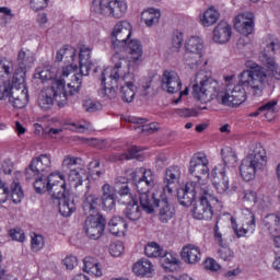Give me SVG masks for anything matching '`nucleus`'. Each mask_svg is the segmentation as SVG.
Here are the masks:
<instances>
[{
	"instance_id": "1",
	"label": "nucleus",
	"mask_w": 280,
	"mask_h": 280,
	"mask_svg": "<svg viewBox=\"0 0 280 280\" xmlns=\"http://www.w3.org/2000/svg\"><path fill=\"white\" fill-rule=\"evenodd\" d=\"M266 86L272 91L275 79L266 73L264 67L254 66L250 70L240 73L237 85H228L225 90H221L217 95V102L222 106H240L246 102V89L252 91L254 97H260Z\"/></svg>"
},
{
	"instance_id": "2",
	"label": "nucleus",
	"mask_w": 280,
	"mask_h": 280,
	"mask_svg": "<svg viewBox=\"0 0 280 280\" xmlns=\"http://www.w3.org/2000/svg\"><path fill=\"white\" fill-rule=\"evenodd\" d=\"M114 62L113 68H107L102 72V85L100 91L101 97H107L108 100H115L117 97V82L121 78V69L128 65V59L119 52H116L112 57Z\"/></svg>"
},
{
	"instance_id": "3",
	"label": "nucleus",
	"mask_w": 280,
	"mask_h": 280,
	"mask_svg": "<svg viewBox=\"0 0 280 280\" xmlns=\"http://www.w3.org/2000/svg\"><path fill=\"white\" fill-rule=\"evenodd\" d=\"M267 164L266 149L259 143L252 144L249 153L242 160L240 174L244 180H253L257 172L264 171Z\"/></svg>"
},
{
	"instance_id": "4",
	"label": "nucleus",
	"mask_w": 280,
	"mask_h": 280,
	"mask_svg": "<svg viewBox=\"0 0 280 280\" xmlns=\"http://www.w3.org/2000/svg\"><path fill=\"white\" fill-rule=\"evenodd\" d=\"M219 83L214 80L210 70H200L195 78L192 95L201 104H209L212 100H218Z\"/></svg>"
},
{
	"instance_id": "5",
	"label": "nucleus",
	"mask_w": 280,
	"mask_h": 280,
	"mask_svg": "<svg viewBox=\"0 0 280 280\" xmlns=\"http://www.w3.org/2000/svg\"><path fill=\"white\" fill-rule=\"evenodd\" d=\"M65 79H58L52 82L51 86L40 91L37 97V104L42 110H51L55 102L58 106H65L67 104V97L73 94H70L65 89Z\"/></svg>"
},
{
	"instance_id": "6",
	"label": "nucleus",
	"mask_w": 280,
	"mask_h": 280,
	"mask_svg": "<svg viewBox=\"0 0 280 280\" xmlns=\"http://www.w3.org/2000/svg\"><path fill=\"white\" fill-rule=\"evenodd\" d=\"M62 172H68V180L73 187H80L84 180H89L86 167L82 164L81 158L66 155L61 163Z\"/></svg>"
},
{
	"instance_id": "7",
	"label": "nucleus",
	"mask_w": 280,
	"mask_h": 280,
	"mask_svg": "<svg viewBox=\"0 0 280 280\" xmlns=\"http://www.w3.org/2000/svg\"><path fill=\"white\" fill-rule=\"evenodd\" d=\"M0 100H9L14 108H25L30 100L27 89L14 88L10 80L0 81Z\"/></svg>"
},
{
	"instance_id": "8",
	"label": "nucleus",
	"mask_w": 280,
	"mask_h": 280,
	"mask_svg": "<svg viewBox=\"0 0 280 280\" xmlns=\"http://www.w3.org/2000/svg\"><path fill=\"white\" fill-rule=\"evenodd\" d=\"M188 175L190 183H197V185H207L209 177V159L205 153H195L189 162Z\"/></svg>"
},
{
	"instance_id": "9",
	"label": "nucleus",
	"mask_w": 280,
	"mask_h": 280,
	"mask_svg": "<svg viewBox=\"0 0 280 280\" xmlns=\"http://www.w3.org/2000/svg\"><path fill=\"white\" fill-rule=\"evenodd\" d=\"M80 73H74V81L68 83L69 94L75 95L80 93L82 86V77L89 75L91 69H93V61H91V48L83 46L79 54Z\"/></svg>"
},
{
	"instance_id": "10",
	"label": "nucleus",
	"mask_w": 280,
	"mask_h": 280,
	"mask_svg": "<svg viewBox=\"0 0 280 280\" xmlns=\"http://www.w3.org/2000/svg\"><path fill=\"white\" fill-rule=\"evenodd\" d=\"M131 179L138 194H148V191L161 189L156 185V175L150 168L138 167L131 173Z\"/></svg>"
},
{
	"instance_id": "11",
	"label": "nucleus",
	"mask_w": 280,
	"mask_h": 280,
	"mask_svg": "<svg viewBox=\"0 0 280 280\" xmlns=\"http://www.w3.org/2000/svg\"><path fill=\"white\" fill-rule=\"evenodd\" d=\"M202 49H205V43L200 37H190L185 44L184 60L190 69H198L202 65Z\"/></svg>"
},
{
	"instance_id": "12",
	"label": "nucleus",
	"mask_w": 280,
	"mask_h": 280,
	"mask_svg": "<svg viewBox=\"0 0 280 280\" xmlns=\"http://www.w3.org/2000/svg\"><path fill=\"white\" fill-rule=\"evenodd\" d=\"M213 202H218V198L211 194V189L208 187L192 208L195 220H211L213 218V207H211Z\"/></svg>"
},
{
	"instance_id": "13",
	"label": "nucleus",
	"mask_w": 280,
	"mask_h": 280,
	"mask_svg": "<svg viewBox=\"0 0 280 280\" xmlns=\"http://www.w3.org/2000/svg\"><path fill=\"white\" fill-rule=\"evenodd\" d=\"M162 89L171 94L179 93L178 97L173 101V104H179L185 95H189V88L180 91L183 89V82L178 73L170 70H165L162 75Z\"/></svg>"
},
{
	"instance_id": "14",
	"label": "nucleus",
	"mask_w": 280,
	"mask_h": 280,
	"mask_svg": "<svg viewBox=\"0 0 280 280\" xmlns=\"http://www.w3.org/2000/svg\"><path fill=\"white\" fill-rule=\"evenodd\" d=\"M112 46L116 51H124L132 36V25L128 21L116 23L112 32Z\"/></svg>"
},
{
	"instance_id": "15",
	"label": "nucleus",
	"mask_w": 280,
	"mask_h": 280,
	"mask_svg": "<svg viewBox=\"0 0 280 280\" xmlns=\"http://www.w3.org/2000/svg\"><path fill=\"white\" fill-rule=\"evenodd\" d=\"M209 185H198L197 182H188L185 187L177 189V200L182 207H191L198 196L201 198L202 192Z\"/></svg>"
},
{
	"instance_id": "16",
	"label": "nucleus",
	"mask_w": 280,
	"mask_h": 280,
	"mask_svg": "<svg viewBox=\"0 0 280 280\" xmlns=\"http://www.w3.org/2000/svg\"><path fill=\"white\" fill-rule=\"evenodd\" d=\"M139 200L142 211L145 213H154V209L159 207L162 200H170V197L165 194V190L156 189L149 190L147 192H139Z\"/></svg>"
},
{
	"instance_id": "17",
	"label": "nucleus",
	"mask_w": 280,
	"mask_h": 280,
	"mask_svg": "<svg viewBox=\"0 0 280 280\" xmlns=\"http://www.w3.org/2000/svg\"><path fill=\"white\" fill-rule=\"evenodd\" d=\"M259 58L272 78H275V80H280V67L275 60V42L264 43Z\"/></svg>"
},
{
	"instance_id": "18",
	"label": "nucleus",
	"mask_w": 280,
	"mask_h": 280,
	"mask_svg": "<svg viewBox=\"0 0 280 280\" xmlns=\"http://www.w3.org/2000/svg\"><path fill=\"white\" fill-rule=\"evenodd\" d=\"M180 176H183V172L179 166L167 167L164 175V186L160 187V189L172 198L176 192L174 187L180 183Z\"/></svg>"
},
{
	"instance_id": "19",
	"label": "nucleus",
	"mask_w": 280,
	"mask_h": 280,
	"mask_svg": "<svg viewBox=\"0 0 280 280\" xmlns=\"http://www.w3.org/2000/svg\"><path fill=\"white\" fill-rule=\"evenodd\" d=\"M213 182L212 185L217 189L218 194H233L237 187L229 185V176H226V170L220 166H215L212 170Z\"/></svg>"
},
{
	"instance_id": "20",
	"label": "nucleus",
	"mask_w": 280,
	"mask_h": 280,
	"mask_svg": "<svg viewBox=\"0 0 280 280\" xmlns=\"http://www.w3.org/2000/svg\"><path fill=\"white\" fill-rule=\"evenodd\" d=\"M85 233L90 240H100L106 229V219L101 217H88L85 219Z\"/></svg>"
},
{
	"instance_id": "21",
	"label": "nucleus",
	"mask_w": 280,
	"mask_h": 280,
	"mask_svg": "<svg viewBox=\"0 0 280 280\" xmlns=\"http://www.w3.org/2000/svg\"><path fill=\"white\" fill-rule=\"evenodd\" d=\"M234 27L240 32V34H243L244 36L250 35L253 30H255V14L252 12L238 14L234 19Z\"/></svg>"
},
{
	"instance_id": "22",
	"label": "nucleus",
	"mask_w": 280,
	"mask_h": 280,
	"mask_svg": "<svg viewBox=\"0 0 280 280\" xmlns=\"http://www.w3.org/2000/svg\"><path fill=\"white\" fill-rule=\"evenodd\" d=\"M125 84L120 88V96L122 102L130 104L135 101V95H137V85H135V75L126 74L124 77Z\"/></svg>"
},
{
	"instance_id": "23",
	"label": "nucleus",
	"mask_w": 280,
	"mask_h": 280,
	"mask_svg": "<svg viewBox=\"0 0 280 280\" xmlns=\"http://www.w3.org/2000/svg\"><path fill=\"white\" fill-rule=\"evenodd\" d=\"M232 28L229 22H220L213 30L212 40L219 45H224L231 40Z\"/></svg>"
},
{
	"instance_id": "24",
	"label": "nucleus",
	"mask_w": 280,
	"mask_h": 280,
	"mask_svg": "<svg viewBox=\"0 0 280 280\" xmlns=\"http://www.w3.org/2000/svg\"><path fill=\"white\" fill-rule=\"evenodd\" d=\"M128 54L130 55V62L139 67L143 62V45L139 39H131L127 44Z\"/></svg>"
},
{
	"instance_id": "25",
	"label": "nucleus",
	"mask_w": 280,
	"mask_h": 280,
	"mask_svg": "<svg viewBox=\"0 0 280 280\" xmlns=\"http://www.w3.org/2000/svg\"><path fill=\"white\" fill-rule=\"evenodd\" d=\"M116 189L119 195V202L121 205H128L129 202H133L135 196L130 191V187L128 186V179L126 177H119L116 179Z\"/></svg>"
},
{
	"instance_id": "26",
	"label": "nucleus",
	"mask_w": 280,
	"mask_h": 280,
	"mask_svg": "<svg viewBox=\"0 0 280 280\" xmlns=\"http://www.w3.org/2000/svg\"><path fill=\"white\" fill-rule=\"evenodd\" d=\"M82 207H83L84 214L88 215V218L102 217V214H100V211L97 210L100 207L98 196L85 195Z\"/></svg>"
},
{
	"instance_id": "27",
	"label": "nucleus",
	"mask_w": 280,
	"mask_h": 280,
	"mask_svg": "<svg viewBox=\"0 0 280 280\" xmlns=\"http://www.w3.org/2000/svg\"><path fill=\"white\" fill-rule=\"evenodd\" d=\"M214 238L217 244L221 246L218 249V255L220 259H223V261H231L234 257L233 250L231 248L224 246V240H222V233H220V228L218 226V221L214 226Z\"/></svg>"
},
{
	"instance_id": "28",
	"label": "nucleus",
	"mask_w": 280,
	"mask_h": 280,
	"mask_svg": "<svg viewBox=\"0 0 280 280\" xmlns=\"http://www.w3.org/2000/svg\"><path fill=\"white\" fill-rule=\"evenodd\" d=\"M202 257V254L200 253V247L188 244L183 247L182 249V259L186 264H198Z\"/></svg>"
},
{
	"instance_id": "29",
	"label": "nucleus",
	"mask_w": 280,
	"mask_h": 280,
	"mask_svg": "<svg viewBox=\"0 0 280 280\" xmlns=\"http://www.w3.org/2000/svg\"><path fill=\"white\" fill-rule=\"evenodd\" d=\"M57 200L59 205V213L63 215V218H69L72 213H74L75 199L71 192Z\"/></svg>"
},
{
	"instance_id": "30",
	"label": "nucleus",
	"mask_w": 280,
	"mask_h": 280,
	"mask_svg": "<svg viewBox=\"0 0 280 280\" xmlns=\"http://www.w3.org/2000/svg\"><path fill=\"white\" fill-rule=\"evenodd\" d=\"M159 220L163 224H167L172 218L176 215V209L167 201V199H162L159 203Z\"/></svg>"
},
{
	"instance_id": "31",
	"label": "nucleus",
	"mask_w": 280,
	"mask_h": 280,
	"mask_svg": "<svg viewBox=\"0 0 280 280\" xmlns=\"http://www.w3.org/2000/svg\"><path fill=\"white\" fill-rule=\"evenodd\" d=\"M31 163L32 167H36L42 175L47 172H51V155L49 154H40L39 156L33 159Z\"/></svg>"
},
{
	"instance_id": "32",
	"label": "nucleus",
	"mask_w": 280,
	"mask_h": 280,
	"mask_svg": "<svg viewBox=\"0 0 280 280\" xmlns=\"http://www.w3.org/2000/svg\"><path fill=\"white\" fill-rule=\"evenodd\" d=\"M128 229V223L121 217H115L109 221V233L112 235H116V237H121V235H126V231Z\"/></svg>"
},
{
	"instance_id": "33",
	"label": "nucleus",
	"mask_w": 280,
	"mask_h": 280,
	"mask_svg": "<svg viewBox=\"0 0 280 280\" xmlns=\"http://www.w3.org/2000/svg\"><path fill=\"white\" fill-rule=\"evenodd\" d=\"M35 80H40L42 82H48V80H54L56 78V68L49 63H45L44 67H39L34 73Z\"/></svg>"
},
{
	"instance_id": "34",
	"label": "nucleus",
	"mask_w": 280,
	"mask_h": 280,
	"mask_svg": "<svg viewBox=\"0 0 280 280\" xmlns=\"http://www.w3.org/2000/svg\"><path fill=\"white\" fill-rule=\"evenodd\" d=\"M160 264L166 272H176L178 270V258L174 255L162 252Z\"/></svg>"
},
{
	"instance_id": "35",
	"label": "nucleus",
	"mask_w": 280,
	"mask_h": 280,
	"mask_svg": "<svg viewBox=\"0 0 280 280\" xmlns=\"http://www.w3.org/2000/svg\"><path fill=\"white\" fill-rule=\"evenodd\" d=\"M127 9L125 2H120L119 0H107V12L115 19H121V16L126 14Z\"/></svg>"
},
{
	"instance_id": "36",
	"label": "nucleus",
	"mask_w": 280,
	"mask_h": 280,
	"mask_svg": "<svg viewBox=\"0 0 280 280\" xmlns=\"http://www.w3.org/2000/svg\"><path fill=\"white\" fill-rule=\"evenodd\" d=\"M83 264L84 272H88V275H92L93 277H102V268L100 267L97 259L88 256L83 259Z\"/></svg>"
},
{
	"instance_id": "37",
	"label": "nucleus",
	"mask_w": 280,
	"mask_h": 280,
	"mask_svg": "<svg viewBox=\"0 0 280 280\" xmlns=\"http://www.w3.org/2000/svg\"><path fill=\"white\" fill-rule=\"evenodd\" d=\"M219 19L220 12L212 7L203 12V14L200 16V22L203 27H211V25H215V23H218Z\"/></svg>"
},
{
	"instance_id": "38",
	"label": "nucleus",
	"mask_w": 280,
	"mask_h": 280,
	"mask_svg": "<svg viewBox=\"0 0 280 280\" xmlns=\"http://www.w3.org/2000/svg\"><path fill=\"white\" fill-rule=\"evenodd\" d=\"M126 205V209L124 211L125 218L127 220H130L131 222H135L141 218V208H139V202L137 199H133V201L129 203H122Z\"/></svg>"
},
{
	"instance_id": "39",
	"label": "nucleus",
	"mask_w": 280,
	"mask_h": 280,
	"mask_svg": "<svg viewBox=\"0 0 280 280\" xmlns=\"http://www.w3.org/2000/svg\"><path fill=\"white\" fill-rule=\"evenodd\" d=\"M132 270L138 277H145L154 272V267L152 266V262H150V260L142 259L133 265Z\"/></svg>"
},
{
	"instance_id": "40",
	"label": "nucleus",
	"mask_w": 280,
	"mask_h": 280,
	"mask_svg": "<svg viewBox=\"0 0 280 280\" xmlns=\"http://www.w3.org/2000/svg\"><path fill=\"white\" fill-rule=\"evenodd\" d=\"M221 156L225 167H235L237 165V154L231 147L222 149Z\"/></svg>"
},
{
	"instance_id": "41",
	"label": "nucleus",
	"mask_w": 280,
	"mask_h": 280,
	"mask_svg": "<svg viewBox=\"0 0 280 280\" xmlns=\"http://www.w3.org/2000/svg\"><path fill=\"white\" fill-rule=\"evenodd\" d=\"M161 20V11L156 9H148L142 12V21L147 25V27H152V25H156Z\"/></svg>"
},
{
	"instance_id": "42",
	"label": "nucleus",
	"mask_w": 280,
	"mask_h": 280,
	"mask_svg": "<svg viewBox=\"0 0 280 280\" xmlns=\"http://www.w3.org/2000/svg\"><path fill=\"white\" fill-rule=\"evenodd\" d=\"M75 54L77 50L74 47L66 45L57 51L56 61L62 62L66 59L67 62H71L75 58Z\"/></svg>"
},
{
	"instance_id": "43",
	"label": "nucleus",
	"mask_w": 280,
	"mask_h": 280,
	"mask_svg": "<svg viewBox=\"0 0 280 280\" xmlns=\"http://www.w3.org/2000/svg\"><path fill=\"white\" fill-rule=\"evenodd\" d=\"M48 194L51 196L52 200H60L61 198L69 196L71 192L67 190V183L60 182V184L48 188Z\"/></svg>"
},
{
	"instance_id": "44",
	"label": "nucleus",
	"mask_w": 280,
	"mask_h": 280,
	"mask_svg": "<svg viewBox=\"0 0 280 280\" xmlns=\"http://www.w3.org/2000/svg\"><path fill=\"white\" fill-rule=\"evenodd\" d=\"M34 54L30 50H20L18 55V65L20 69H27V67H32L34 65Z\"/></svg>"
},
{
	"instance_id": "45",
	"label": "nucleus",
	"mask_w": 280,
	"mask_h": 280,
	"mask_svg": "<svg viewBox=\"0 0 280 280\" xmlns=\"http://www.w3.org/2000/svg\"><path fill=\"white\" fill-rule=\"evenodd\" d=\"M23 188L21 187V184L16 180H13L11 184V198L14 205H19L21 200L24 198Z\"/></svg>"
},
{
	"instance_id": "46",
	"label": "nucleus",
	"mask_w": 280,
	"mask_h": 280,
	"mask_svg": "<svg viewBox=\"0 0 280 280\" xmlns=\"http://www.w3.org/2000/svg\"><path fill=\"white\" fill-rule=\"evenodd\" d=\"M91 11L94 14H108V0H93Z\"/></svg>"
},
{
	"instance_id": "47",
	"label": "nucleus",
	"mask_w": 280,
	"mask_h": 280,
	"mask_svg": "<svg viewBox=\"0 0 280 280\" xmlns=\"http://www.w3.org/2000/svg\"><path fill=\"white\" fill-rule=\"evenodd\" d=\"M34 189L36 191V194H45V191H48V184H47V178H45V174H42L40 176H38L34 184Z\"/></svg>"
},
{
	"instance_id": "48",
	"label": "nucleus",
	"mask_w": 280,
	"mask_h": 280,
	"mask_svg": "<svg viewBox=\"0 0 280 280\" xmlns=\"http://www.w3.org/2000/svg\"><path fill=\"white\" fill-rule=\"evenodd\" d=\"M144 253L147 257H161L163 255V249L156 243H149L144 247Z\"/></svg>"
},
{
	"instance_id": "49",
	"label": "nucleus",
	"mask_w": 280,
	"mask_h": 280,
	"mask_svg": "<svg viewBox=\"0 0 280 280\" xmlns=\"http://www.w3.org/2000/svg\"><path fill=\"white\" fill-rule=\"evenodd\" d=\"M0 14H3V16L0 18V25L2 27H5L12 19H14V13H12V9L8 7H0Z\"/></svg>"
},
{
	"instance_id": "50",
	"label": "nucleus",
	"mask_w": 280,
	"mask_h": 280,
	"mask_svg": "<svg viewBox=\"0 0 280 280\" xmlns=\"http://www.w3.org/2000/svg\"><path fill=\"white\" fill-rule=\"evenodd\" d=\"M83 108L85 113H97V110H102L103 106L102 103L89 98L84 101Z\"/></svg>"
},
{
	"instance_id": "51",
	"label": "nucleus",
	"mask_w": 280,
	"mask_h": 280,
	"mask_svg": "<svg viewBox=\"0 0 280 280\" xmlns=\"http://www.w3.org/2000/svg\"><path fill=\"white\" fill-rule=\"evenodd\" d=\"M48 189L59 185L60 183H65V175L60 173H51L47 178Z\"/></svg>"
},
{
	"instance_id": "52",
	"label": "nucleus",
	"mask_w": 280,
	"mask_h": 280,
	"mask_svg": "<svg viewBox=\"0 0 280 280\" xmlns=\"http://www.w3.org/2000/svg\"><path fill=\"white\" fill-rule=\"evenodd\" d=\"M279 104L278 100H272L259 107V110H265V117L268 119L269 115H275V106Z\"/></svg>"
},
{
	"instance_id": "53",
	"label": "nucleus",
	"mask_w": 280,
	"mask_h": 280,
	"mask_svg": "<svg viewBox=\"0 0 280 280\" xmlns=\"http://www.w3.org/2000/svg\"><path fill=\"white\" fill-rule=\"evenodd\" d=\"M49 5V0H30V8L34 12H38L39 10H45Z\"/></svg>"
},
{
	"instance_id": "54",
	"label": "nucleus",
	"mask_w": 280,
	"mask_h": 280,
	"mask_svg": "<svg viewBox=\"0 0 280 280\" xmlns=\"http://www.w3.org/2000/svg\"><path fill=\"white\" fill-rule=\"evenodd\" d=\"M109 254L112 255V257H120L124 254V243H113L109 246Z\"/></svg>"
},
{
	"instance_id": "55",
	"label": "nucleus",
	"mask_w": 280,
	"mask_h": 280,
	"mask_svg": "<svg viewBox=\"0 0 280 280\" xmlns=\"http://www.w3.org/2000/svg\"><path fill=\"white\" fill-rule=\"evenodd\" d=\"M42 173L37 171L36 167L32 166V162L28 165V167H26L25 170V178L26 180H36L38 178V176H40Z\"/></svg>"
},
{
	"instance_id": "56",
	"label": "nucleus",
	"mask_w": 280,
	"mask_h": 280,
	"mask_svg": "<svg viewBox=\"0 0 280 280\" xmlns=\"http://www.w3.org/2000/svg\"><path fill=\"white\" fill-rule=\"evenodd\" d=\"M180 47H183V33H175L172 38V49L179 51Z\"/></svg>"
},
{
	"instance_id": "57",
	"label": "nucleus",
	"mask_w": 280,
	"mask_h": 280,
	"mask_svg": "<svg viewBox=\"0 0 280 280\" xmlns=\"http://www.w3.org/2000/svg\"><path fill=\"white\" fill-rule=\"evenodd\" d=\"M232 229L237 237H244L248 233L247 228H237V221H235V218H231Z\"/></svg>"
},
{
	"instance_id": "58",
	"label": "nucleus",
	"mask_w": 280,
	"mask_h": 280,
	"mask_svg": "<svg viewBox=\"0 0 280 280\" xmlns=\"http://www.w3.org/2000/svg\"><path fill=\"white\" fill-rule=\"evenodd\" d=\"M139 130H141V132H143L144 135H154V132H156V130H159V124L156 122H151L148 125H143L141 127H138Z\"/></svg>"
},
{
	"instance_id": "59",
	"label": "nucleus",
	"mask_w": 280,
	"mask_h": 280,
	"mask_svg": "<svg viewBox=\"0 0 280 280\" xmlns=\"http://www.w3.org/2000/svg\"><path fill=\"white\" fill-rule=\"evenodd\" d=\"M44 244L45 243H44L42 235H35L31 240V246H32L33 250H35V252L40 250V248H43Z\"/></svg>"
},
{
	"instance_id": "60",
	"label": "nucleus",
	"mask_w": 280,
	"mask_h": 280,
	"mask_svg": "<svg viewBox=\"0 0 280 280\" xmlns=\"http://www.w3.org/2000/svg\"><path fill=\"white\" fill-rule=\"evenodd\" d=\"M244 202H249L250 205H255L257 202V192L253 190H245L243 192V198Z\"/></svg>"
},
{
	"instance_id": "61",
	"label": "nucleus",
	"mask_w": 280,
	"mask_h": 280,
	"mask_svg": "<svg viewBox=\"0 0 280 280\" xmlns=\"http://www.w3.org/2000/svg\"><path fill=\"white\" fill-rule=\"evenodd\" d=\"M102 205L105 211H113L115 209V197H102Z\"/></svg>"
},
{
	"instance_id": "62",
	"label": "nucleus",
	"mask_w": 280,
	"mask_h": 280,
	"mask_svg": "<svg viewBox=\"0 0 280 280\" xmlns=\"http://www.w3.org/2000/svg\"><path fill=\"white\" fill-rule=\"evenodd\" d=\"M10 235L12 240H15V242H25V232L21 229L11 230Z\"/></svg>"
},
{
	"instance_id": "63",
	"label": "nucleus",
	"mask_w": 280,
	"mask_h": 280,
	"mask_svg": "<svg viewBox=\"0 0 280 280\" xmlns=\"http://www.w3.org/2000/svg\"><path fill=\"white\" fill-rule=\"evenodd\" d=\"M205 268L207 270H212L213 272H217V270H220L221 266L215 259L207 258L205 261Z\"/></svg>"
},
{
	"instance_id": "64",
	"label": "nucleus",
	"mask_w": 280,
	"mask_h": 280,
	"mask_svg": "<svg viewBox=\"0 0 280 280\" xmlns=\"http://www.w3.org/2000/svg\"><path fill=\"white\" fill-rule=\"evenodd\" d=\"M63 265L67 270H73L78 266V258L75 256H68L63 259Z\"/></svg>"
}]
</instances>
